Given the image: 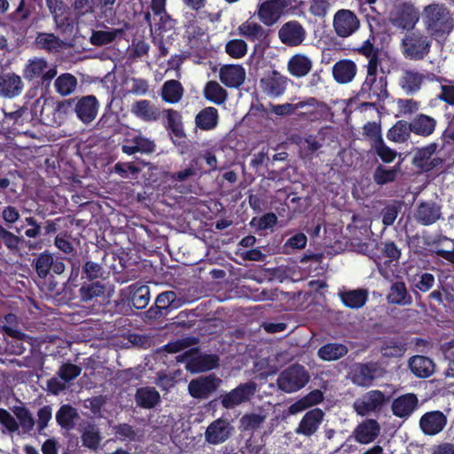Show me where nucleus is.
<instances>
[{
  "mask_svg": "<svg viewBox=\"0 0 454 454\" xmlns=\"http://www.w3.org/2000/svg\"><path fill=\"white\" fill-rule=\"evenodd\" d=\"M95 253L94 257L82 254H73L66 257L71 267L68 277V282L71 285L77 286L79 279L98 281V279L104 278V262L107 253L99 249H97Z\"/></svg>",
  "mask_w": 454,
  "mask_h": 454,
  "instance_id": "f257e3e1",
  "label": "nucleus"
},
{
  "mask_svg": "<svg viewBox=\"0 0 454 454\" xmlns=\"http://www.w3.org/2000/svg\"><path fill=\"white\" fill-rule=\"evenodd\" d=\"M423 24L429 36L436 41L445 40L454 29V17L442 3H431L422 12Z\"/></svg>",
  "mask_w": 454,
  "mask_h": 454,
  "instance_id": "f03ea898",
  "label": "nucleus"
},
{
  "mask_svg": "<svg viewBox=\"0 0 454 454\" xmlns=\"http://www.w3.org/2000/svg\"><path fill=\"white\" fill-rule=\"evenodd\" d=\"M431 47L432 38L419 30L406 33L401 41L402 53L409 60H423L429 54Z\"/></svg>",
  "mask_w": 454,
  "mask_h": 454,
  "instance_id": "7ed1b4c3",
  "label": "nucleus"
},
{
  "mask_svg": "<svg viewBox=\"0 0 454 454\" xmlns=\"http://www.w3.org/2000/svg\"><path fill=\"white\" fill-rule=\"evenodd\" d=\"M296 6H290L288 0H265L258 5L257 15L262 23L270 27L286 14H294Z\"/></svg>",
  "mask_w": 454,
  "mask_h": 454,
  "instance_id": "20e7f679",
  "label": "nucleus"
},
{
  "mask_svg": "<svg viewBox=\"0 0 454 454\" xmlns=\"http://www.w3.org/2000/svg\"><path fill=\"white\" fill-rule=\"evenodd\" d=\"M309 380V374L305 367L294 364L281 372L277 381L281 390L286 393H294L305 387Z\"/></svg>",
  "mask_w": 454,
  "mask_h": 454,
  "instance_id": "39448f33",
  "label": "nucleus"
},
{
  "mask_svg": "<svg viewBox=\"0 0 454 454\" xmlns=\"http://www.w3.org/2000/svg\"><path fill=\"white\" fill-rule=\"evenodd\" d=\"M357 97L363 100L370 101V106L384 102L388 97L387 76H366Z\"/></svg>",
  "mask_w": 454,
  "mask_h": 454,
  "instance_id": "423d86ee",
  "label": "nucleus"
},
{
  "mask_svg": "<svg viewBox=\"0 0 454 454\" xmlns=\"http://www.w3.org/2000/svg\"><path fill=\"white\" fill-rule=\"evenodd\" d=\"M23 77L28 81H36L37 85L49 86L57 75L56 67H51L43 58L28 59L22 72Z\"/></svg>",
  "mask_w": 454,
  "mask_h": 454,
  "instance_id": "0eeeda50",
  "label": "nucleus"
},
{
  "mask_svg": "<svg viewBox=\"0 0 454 454\" xmlns=\"http://www.w3.org/2000/svg\"><path fill=\"white\" fill-rule=\"evenodd\" d=\"M256 390L257 384L253 380L240 383L235 388L220 395L221 404L227 410L234 409L242 403L249 402Z\"/></svg>",
  "mask_w": 454,
  "mask_h": 454,
  "instance_id": "6e6552de",
  "label": "nucleus"
},
{
  "mask_svg": "<svg viewBox=\"0 0 454 454\" xmlns=\"http://www.w3.org/2000/svg\"><path fill=\"white\" fill-rule=\"evenodd\" d=\"M390 401V396L380 390H371L354 403V409L360 416H367L372 412L380 411Z\"/></svg>",
  "mask_w": 454,
  "mask_h": 454,
  "instance_id": "1a4fd4ad",
  "label": "nucleus"
},
{
  "mask_svg": "<svg viewBox=\"0 0 454 454\" xmlns=\"http://www.w3.org/2000/svg\"><path fill=\"white\" fill-rule=\"evenodd\" d=\"M333 27L339 37L346 38L360 28V20L351 10L340 9L333 15Z\"/></svg>",
  "mask_w": 454,
  "mask_h": 454,
  "instance_id": "9d476101",
  "label": "nucleus"
},
{
  "mask_svg": "<svg viewBox=\"0 0 454 454\" xmlns=\"http://www.w3.org/2000/svg\"><path fill=\"white\" fill-rule=\"evenodd\" d=\"M287 83L288 78L277 70L266 73L260 80L262 91L272 98L282 96L286 90Z\"/></svg>",
  "mask_w": 454,
  "mask_h": 454,
  "instance_id": "9b49d317",
  "label": "nucleus"
},
{
  "mask_svg": "<svg viewBox=\"0 0 454 454\" xmlns=\"http://www.w3.org/2000/svg\"><path fill=\"white\" fill-rule=\"evenodd\" d=\"M99 106V101L94 95L75 97L74 112L83 124H90L96 119Z\"/></svg>",
  "mask_w": 454,
  "mask_h": 454,
  "instance_id": "f8f14e48",
  "label": "nucleus"
},
{
  "mask_svg": "<svg viewBox=\"0 0 454 454\" xmlns=\"http://www.w3.org/2000/svg\"><path fill=\"white\" fill-rule=\"evenodd\" d=\"M327 108L325 103L309 97L296 103V115L303 121H317L323 118Z\"/></svg>",
  "mask_w": 454,
  "mask_h": 454,
  "instance_id": "ddd939ff",
  "label": "nucleus"
},
{
  "mask_svg": "<svg viewBox=\"0 0 454 454\" xmlns=\"http://www.w3.org/2000/svg\"><path fill=\"white\" fill-rule=\"evenodd\" d=\"M419 20V12L411 3H403L391 19L394 27L412 31Z\"/></svg>",
  "mask_w": 454,
  "mask_h": 454,
  "instance_id": "4468645a",
  "label": "nucleus"
},
{
  "mask_svg": "<svg viewBox=\"0 0 454 454\" xmlns=\"http://www.w3.org/2000/svg\"><path fill=\"white\" fill-rule=\"evenodd\" d=\"M176 294L174 291L160 293L148 310L145 311V317L150 320H156L166 317L172 309H176Z\"/></svg>",
  "mask_w": 454,
  "mask_h": 454,
  "instance_id": "2eb2a0df",
  "label": "nucleus"
},
{
  "mask_svg": "<svg viewBox=\"0 0 454 454\" xmlns=\"http://www.w3.org/2000/svg\"><path fill=\"white\" fill-rule=\"evenodd\" d=\"M234 431V427L227 419L219 418L212 421L206 429V441L214 445L226 442Z\"/></svg>",
  "mask_w": 454,
  "mask_h": 454,
  "instance_id": "dca6fc26",
  "label": "nucleus"
},
{
  "mask_svg": "<svg viewBox=\"0 0 454 454\" xmlns=\"http://www.w3.org/2000/svg\"><path fill=\"white\" fill-rule=\"evenodd\" d=\"M307 35L305 28L297 20H290L282 25L278 30L280 41L289 47L301 45Z\"/></svg>",
  "mask_w": 454,
  "mask_h": 454,
  "instance_id": "f3484780",
  "label": "nucleus"
},
{
  "mask_svg": "<svg viewBox=\"0 0 454 454\" xmlns=\"http://www.w3.org/2000/svg\"><path fill=\"white\" fill-rule=\"evenodd\" d=\"M325 418V412L320 408H314L307 411L295 429L297 434L310 437L319 429Z\"/></svg>",
  "mask_w": 454,
  "mask_h": 454,
  "instance_id": "a211bd4d",
  "label": "nucleus"
},
{
  "mask_svg": "<svg viewBox=\"0 0 454 454\" xmlns=\"http://www.w3.org/2000/svg\"><path fill=\"white\" fill-rule=\"evenodd\" d=\"M447 421V417L442 411H427L419 419V428L426 435H436L443 430Z\"/></svg>",
  "mask_w": 454,
  "mask_h": 454,
  "instance_id": "6ab92c4d",
  "label": "nucleus"
},
{
  "mask_svg": "<svg viewBox=\"0 0 454 454\" xmlns=\"http://www.w3.org/2000/svg\"><path fill=\"white\" fill-rule=\"evenodd\" d=\"M121 149L127 155H133L137 153L151 154L155 152L156 145L153 140L138 134L131 138H125L121 145Z\"/></svg>",
  "mask_w": 454,
  "mask_h": 454,
  "instance_id": "aec40b11",
  "label": "nucleus"
},
{
  "mask_svg": "<svg viewBox=\"0 0 454 454\" xmlns=\"http://www.w3.org/2000/svg\"><path fill=\"white\" fill-rule=\"evenodd\" d=\"M161 114L166 118L165 128L170 135L173 143L176 144L186 138L181 113L168 108L164 109Z\"/></svg>",
  "mask_w": 454,
  "mask_h": 454,
  "instance_id": "412c9836",
  "label": "nucleus"
},
{
  "mask_svg": "<svg viewBox=\"0 0 454 454\" xmlns=\"http://www.w3.org/2000/svg\"><path fill=\"white\" fill-rule=\"evenodd\" d=\"M24 89L21 77L15 73H0V96L13 98L20 96Z\"/></svg>",
  "mask_w": 454,
  "mask_h": 454,
  "instance_id": "4be33fe9",
  "label": "nucleus"
},
{
  "mask_svg": "<svg viewBox=\"0 0 454 454\" xmlns=\"http://www.w3.org/2000/svg\"><path fill=\"white\" fill-rule=\"evenodd\" d=\"M216 388L217 379L212 375L192 380L188 385L189 394L197 399L208 398Z\"/></svg>",
  "mask_w": 454,
  "mask_h": 454,
  "instance_id": "5701e85b",
  "label": "nucleus"
},
{
  "mask_svg": "<svg viewBox=\"0 0 454 454\" xmlns=\"http://www.w3.org/2000/svg\"><path fill=\"white\" fill-rule=\"evenodd\" d=\"M414 216L419 223L429 226L442 217V207L433 201H422L418 205Z\"/></svg>",
  "mask_w": 454,
  "mask_h": 454,
  "instance_id": "b1692460",
  "label": "nucleus"
},
{
  "mask_svg": "<svg viewBox=\"0 0 454 454\" xmlns=\"http://www.w3.org/2000/svg\"><path fill=\"white\" fill-rule=\"evenodd\" d=\"M219 78L222 83L229 88L240 87L246 79V70L241 65H223L219 71Z\"/></svg>",
  "mask_w": 454,
  "mask_h": 454,
  "instance_id": "393cba45",
  "label": "nucleus"
},
{
  "mask_svg": "<svg viewBox=\"0 0 454 454\" xmlns=\"http://www.w3.org/2000/svg\"><path fill=\"white\" fill-rule=\"evenodd\" d=\"M419 404L418 397L413 393H408L394 399L391 410L395 417L406 419L417 409Z\"/></svg>",
  "mask_w": 454,
  "mask_h": 454,
  "instance_id": "a878e982",
  "label": "nucleus"
},
{
  "mask_svg": "<svg viewBox=\"0 0 454 454\" xmlns=\"http://www.w3.org/2000/svg\"><path fill=\"white\" fill-rule=\"evenodd\" d=\"M130 111L136 117L145 122L156 121L161 116L160 108L148 99L134 102Z\"/></svg>",
  "mask_w": 454,
  "mask_h": 454,
  "instance_id": "bb28decb",
  "label": "nucleus"
},
{
  "mask_svg": "<svg viewBox=\"0 0 454 454\" xmlns=\"http://www.w3.org/2000/svg\"><path fill=\"white\" fill-rule=\"evenodd\" d=\"M376 372L375 364H357L351 370V380L357 386L369 387L376 377Z\"/></svg>",
  "mask_w": 454,
  "mask_h": 454,
  "instance_id": "cd10ccee",
  "label": "nucleus"
},
{
  "mask_svg": "<svg viewBox=\"0 0 454 454\" xmlns=\"http://www.w3.org/2000/svg\"><path fill=\"white\" fill-rule=\"evenodd\" d=\"M409 123L411 125V133L419 137H427L434 132L437 121L429 115L418 114Z\"/></svg>",
  "mask_w": 454,
  "mask_h": 454,
  "instance_id": "c85d7f7f",
  "label": "nucleus"
},
{
  "mask_svg": "<svg viewBox=\"0 0 454 454\" xmlns=\"http://www.w3.org/2000/svg\"><path fill=\"white\" fill-rule=\"evenodd\" d=\"M130 25L124 22L122 27L111 30H93L90 37V42L95 46H103L113 43L116 38H122Z\"/></svg>",
  "mask_w": 454,
  "mask_h": 454,
  "instance_id": "c756f323",
  "label": "nucleus"
},
{
  "mask_svg": "<svg viewBox=\"0 0 454 454\" xmlns=\"http://www.w3.org/2000/svg\"><path fill=\"white\" fill-rule=\"evenodd\" d=\"M357 72L356 64L351 59H340L333 67V76L338 83L350 82Z\"/></svg>",
  "mask_w": 454,
  "mask_h": 454,
  "instance_id": "7c9ffc66",
  "label": "nucleus"
},
{
  "mask_svg": "<svg viewBox=\"0 0 454 454\" xmlns=\"http://www.w3.org/2000/svg\"><path fill=\"white\" fill-rule=\"evenodd\" d=\"M354 434L356 441L359 443L372 442L380 434L379 423L374 419H367L356 427Z\"/></svg>",
  "mask_w": 454,
  "mask_h": 454,
  "instance_id": "2f4dec72",
  "label": "nucleus"
},
{
  "mask_svg": "<svg viewBox=\"0 0 454 454\" xmlns=\"http://www.w3.org/2000/svg\"><path fill=\"white\" fill-rule=\"evenodd\" d=\"M409 368L418 378L426 379L434 372V363L425 356H413L409 359Z\"/></svg>",
  "mask_w": 454,
  "mask_h": 454,
  "instance_id": "473e14b6",
  "label": "nucleus"
},
{
  "mask_svg": "<svg viewBox=\"0 0 454 454\" xmlns=\"http://www.w3.org/2000/svg\"><path fill=\"white\" fill-rule=\"evenodd\" d=\"M312 69L311 59L304 54H294L287 62L289 74L296 78L306 76Z\"/></svg>",
  "mask_w": 454,
  "mask_h": 454,
  "instance_id": "72a5a7b5",
  "label": "nucleus"
},
{
  "mask_svg": "<svg viewBox=\"0 0 454 454\" xmlns=\"http://www.w3.org/2000/svg\"><path fill=\"white\" fill-rule=\"evenodd\" d=\"M425 81V75L412 69L404 70L400 81L399 85L407 94H414L418 92L422 83Z\"/></svg>",
  "mask_w": 454,
  "mask_h": 454,
  "instance_id": "f704fd0d",
  "label": "nucleus"
},
{
  "mask_svg": "<svg viewBox=\"0 0 454 454\" xmlns=\"http://www.w3.org/2000/svg\"><path fill=\"white\" fill-rule=\"evenodd\" d=\"M219 121L218 110L213 106H207L200 110L195 116L196 127L204 131L213 130Z\"/></svg>",
  "mask_w": 454,
  "mask_h": 454,
  "instance_id": "c9c22d12",
  "label": "nucleus"
},
{
  "mask_svg": "<svg viewBox=\"0 0 454 454\" xmlns=\"http://www.w3.org/2000/svg\"><path fill=\"white\" fill-rule=\"evenodd\" d=\"M129 301L136 309H145L150 301L149 286L139 282H136L129 286Z\"/></svg>",
  "mask_w": 454,
  "mask_h": 454,
  "instance_id": "e433bc0d",
  "label": "nucleus"
},
{
  "mask_svg": "<svg viewBox=\"0 0 454 454\" xmlns=\"http://www.w3.org/2000/svg\"><path fill=\"white\" fill-rule=\"evenodd\" d=\"M137 405L143 409H153L160 402V393L152 387H142L135 394Z\"/></svg>",
  "mask_w": 454,
  "mask_h": 454,
  "instance_id": "4c0bfd02",
  "label": "nucleus"
},
{
  "mask_svg": "<svg viewBox=\"0 0 454 454\" xmlns=\"http://www.w3.org/2000/svg\"><path fill=\"white\" fill-rule=\"evenodd\" d=\"M401 163L402 162L399 161L391 168L379 164L372 174L373 182L380 186L395 182L401 171Z\"/></svg>",
  "mask_w": 454,
  "mask_h": 454,
  "instance_id": "58836bf2",
  "label": "nucleus"
},
{
  "mask_svg": "<svg viewBox=\"0 0 454 454\" xmlns=\"http://www.w3.org/2000/svg\"><path fill=\"white\" fill-rule=\"evenodd\" d=\"M325 399L324 393L314 389L289 406V412L296 414L310 407L321 403Z\"/></svg>",
  "mask_w": 454,
  "mask_h": 454,
  "instance_id": "ea45409f",
  "label": "nucleus"
},
{
  "mask_svg": "<svg viewBox=\"0 0 454 454\" xmlns=\"http://www.w3.org/2000/svg\"><path fill=\"white\" fill-rule=\"evenodd\" d=\"M339 296L347 308L360 309L368 300V291L363 288L343 291L339 293Z\"/></svg>",
  "mask_w": 454,
  "mask_h": 454,
  "instance_id": "a19ab883",
  "label": "nucleus"
},
{
  "mask_svg": "<svg viewBox=\"0 0 454 454\" xmlns=\"http://www.w3.org/2000/svg\"><path fill=\"white\" fill-rule=\"evenodd\" d=\"M105 292L106 286L99 281L82 280L78 290V295L81 301L88 302L104 296Z\"/></svg>",
  "mask_w": 454,
  "mask_h": 454,
  "instance_id": "79ce46f5",
  "label": "nucleus"
},
{
  "mask_svg": "<svg viewBox=\"0 0 454 454\" xmlns=\"http://www.w3.org/2000/svg\"><path fill=\"white\" fill-rule=\"evenodd\" d=\"M348 352V348L342 343L331 342L326 343L319 348L317 356L324 361H335L345 356Z\"/></svg>",
  "mask_w": 454,
  "mask_h": 454,
  "instance_id": "37998d69",
  "label": "nucleus"
},
{
  "mask_svg": "<svg viewBox=\"0 0 454 454\" xmlns=\"http://www.w3.org/2000/svg\"><path fill=\"white\" fill-rule=\"evenodd\" d=\"M372 148L383 164L393 163L396 157L400 155L395 149L387 145L381 134H377V140L373 141Z\"/></svg>",
  "mask_w": 454,
  "mask_h": 454,
  "instance_id": "c03bdc74",
  "label": "nucleus"
},
{
  "mask_svg": "<svg viewBox=\"0 0 454 454\" xmlns=\"http://www.w3.org/2000/svg\"><path fill=\"white\" fill-rule=\"evenodd\" d=\"M387 301L391 304L410 305L412 298L409 294L406 286L403 281H396L390 286Z\"/></svg>",
  "mask_w": 454,
  "mask_h": 454,
  "instance_id": "a18cd8bd",
  "label": "nucleus"
},
{
  "mask_svg": "<svg viewBox=\"0 0 454 454\" xmlns=\"http://www.w3.org/2000/svg\"><path fill=\"white\" fill-rule=\"evenodd\" d=\"M411 125L404 120L397 121L387 132V138L394 143H405L411 137Z\"/></svg>",
  "mask_w": 454,
  "mask_h": 454,
  "instance_id": "49530a36",
  "label": "nucleus"
},
{
  "mask_svg": "<svg viewBox=\"0 0 454 454\" xmlns=\"http://www.w3.org/2000/svg\"><path fill=\"white\" fill-rule=\"evenodd\" d=\"M184 94V88L179 81L168 80L164 82L161 89L162 100L176 104L180 101Z\"/></svg>",
  "mask_w": 454,
  "mask_h": 454,
  "instance_id": "de8ad7c7",
  "label": "nucleus"
},
{
  "mask_svg": "<svg viewBox=\"0 0 454 454\" xmlns=\"http://www.w3.org/2000/svg\"><path fill=\"white\" fill-rule=\"evenodd\" d=\"M204 98L215 104H223L228 98V92L217 82L209 81L206 83L203 90Z\"/></svg>",
  "mask_w": 454,
  "mask_h": 454,
  "instance_id": "09e8293b",
  "label": "nucleus"
},
{
  "mask_svg": "<svg viewBox=\"0 0 454 454\" xmlns=\"http://www.w3.org/2000/svg\"><path fill=\"white\" fill-rule=\"evenodd\" d=\"M62 41L52 33L38 32L35 45L39 50L55 52L61 47Z\"/></svg>",
  "mask_w": 454,
  "mask_h": 454,
  "instance_id": "8fccbe9b",
  "label": "nucleus"
},
{
  "mask_svg": "<svg viewBox=\"0 0 454 454\" xmlns=\"http://www.w3.org/2000/svg\"><path fill=\"white\" fill-rule=\"evenodd\" d=\"M12 412L24 434H29L35 425V419L30 411L24 405L14 406Z\"/></svg>",
  "mask_w": 454,
  "mask_h": 454,
  "instance_id": "3c124183",
  "label": "nucleus"
},
{
  "mask_svg": "<svg viewBox=\"0 0 454 454\" xmlns=\"http://www.w3.org/2000/svg\"><path fill=\"white\" fill-rule=\"evenodd\" d=\"M239 34L251 42L262 41L267 33L258 23L246 21L239 27Z\"/></svg>",
  "mask_w": 454,
  "mask_h": 454,
  "instance_id": "603ef678",
  "label": "nucleus"
},
{
  "mask_svg": "<svg viewBox=\"0 0 454 454\" xmlns=\"http://www.w3.org/2000/svg\"><path fill=\"white\" fill-rule=\"evenodd\" d=\"M78 417L75 408L69 404L60 406L56 413V421L59 426L67 430H70L74 426V419Z\"/></svg>",
  "mask_w": 454,
  "mask_h": 454,
  "instance_id": "864d4df0",
  "label": "nucleus"
},
{
  "mask_svg": "<svg viewBox=\"0 0 454 454\" xmlns=\"http://www.w3.org/2000/svg\"><path fill=\"white\" fill-rule=\"evenodd\" d=\"M56 91L61 96L72 94L77 87V79L69 73H65L57 77L54 82Z\"/></svg>",
  "mask_w": 454,
  "mask_h": 454,
  "instance_id": "5fc2aeb1",
  "label": "nucleus"
},
{
  "mask_svg": "<svg viewBox=\"0 0 454 454\" xmlns=\"http://www.w3.org/2000/svg\"><path fill=\"white\" fill-rule=\"evenodd\" d=\"M378 249H380L381 256L386 259V263L398 262L402 256V249L392 240L380 242Z\"/></svg>",
  "mask_w": 454,
  "mask_h": 454,
  "instance_id": "6e6d98bb",
  "label": "nucleus"
},
{
  "mask_svg": "<svg viewBox=\"0 0 454 454\" xmlns=\"http://www.w3.org/2000/svg\"><path fill=\"white\" fill-rule=\"evenodd\" d=\"M190 364L197 372H207L219 365V357L214 354H205L193 358Z\"/></svg>",
  "mask_w": 454,
  "mask_h": 454,
  "instance_id": "4d7b16f0",
  "label": "nucleus"
},
{
  "mask_svg": "<svg viewBox=\"0 0 454 454\" xmlns=\"http://www.w3.org/2000/svg\"><path fill=\"white\" fill-rule=\"evenodd\" d=\"M381 350L387 357L402 356L406 351V344L395 338H388L383 341Z\"/></svg>",
  "mask_w": 454,
  "mask_h": 454,
  "instance_id": "13d9d810",
  "label": "nucleus"
},
{
  "mask_svg": "<svg viewBox=\"0 0 454 454\" xmlns=\"http://www.w3.org/2000/svg\"><path fill=\"white\" fill-rule=\"evenodd\" d=\"M265 415L259 413H246L239 419V429L241 431H254L259 428L265 421Z\"/></svg>",
  "mask_w": 454,
  "mask_h": 454,
  "instance_id": "bf43d9fd",
  "label": "nucleus"
},
{
  "mask_svg": "<svg viewBox=\"0 0 454 454\" xmlns=\"http://www.w3.org/2000/svg\"><path fill=\"white\" fill-rule=\"evenodd\" d=\"M52 257L48 251H43L34 260L35 271L41 278H45L51 273Z\"/></svg>",
  "mask_w": 454,
  "mask_h": 454,
  "instance_id": "052dcab7",
  "label": "nucleus"
},
{
  "mask_svg": "<svg viewBox=\"0 0 454 454\" xmlns=\"http://www.w3.org/2000/svg\"><path fill=\"white\" fill-rule=\"evenodd\" d=\"M225 52L232 59H241L247 52V44L242 39H231L225 44Z\"/></svg>",
  "mask_w": 454,
  "mask_h": 454,
  "instance_id": "680f3d73",
  "label": "nucleus"
},
{
  "mask_svg": "<svg viewBox=\"0 0 454 454\" xmlns=\"http://www.w3.org/2000/svg\"><path fill=\"white\" fill-rule=\"evenodd\" d=\"M54 245L58 249L69 256H72L73 254H79L74 249L71 237L67 235V232L59 233L55 237Z\"/></svg>",
  "mask_w": 454,
  "mask_h": 454,
  "instance_id": "e2e57ef3",
  "label": "nucleus"
},
{
  "mask_svg": "<svg viewBox=\"0 0 454 454\" xmlns=\"http://www.w3.org/2000/svg\"><path fill=\"white\" fill-rule=\"evenodd\" d=\"M0 425L5 428V430L2 431L3 433H8L9 434L19 433L17 419L4 408H0Z\"/></svg>",
  "mask_w": 454,
  "mask_h": 454,
  "instance_id": "0e129e2a",
  "label": "nucleus"
},
{
  "mask_svg": "<svg viewBox=\"0 0 454 454\" xmlns=\"http://www.w3.org/2000/svg\"><path fill=\"white\" fill-rule=\"evenodd\" d=\"M82 372V368L72 363H64L58 372L59 377L65 382H70L76 379Z\"/></svg>",
  "mask_w": 454,
  "mask_h": 454,
  "instance_id": "69168bd1",
  "label": "nucleus"
},
{
  "mask_svg": "<svg viewBox=\"0 0 454 454\" xmlns=\"http://www.w3.org/2000/svg\"><path fill=\"white\" fill-rule=\"evenodd\" d=\"M21 239L0 225V243H3L10 251H18Z\"/></svg>",
  "mask_w": 454,
  "mask_h": 454,
  "instance_id": "338daca9",
  "label": "nucleus"
},
{
  "mask_svg": "<svg viewBox=\"0 0 454 454\" xmlns=\"http://www.w3.org/2000/svg\"><path fill=\"white\" fill-rule=\"evenodd\" d=\"M437 144L431 143L427 146L418 149L415 153L413 162L414 164L419 168V164L427 163L432 156L436 153Z\"/></svg>",
  "mask_w": 454,
  "mask_h": 454,
  "instance_id": "774afa93",
  "label": "nucleus"
}]
</instances>
